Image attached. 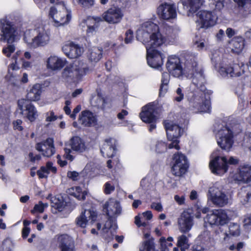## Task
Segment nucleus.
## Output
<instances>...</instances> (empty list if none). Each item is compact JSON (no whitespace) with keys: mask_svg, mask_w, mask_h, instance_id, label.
Returning <instances> with one entry per match:
<instances>
[{"mask_svg":"<svg viewBox=\"0 0 251 251\" xmlns=\"http://www.w3.org/2000/svg\"><path fill=\"white\" fill-rule=\"evenodd\" d=\"M157 111H141L140 113V117L142 121L145 123H151L149 129L151 132L156 127L154 122L157 119Z\"/></svg>","mask_w":251,"mask_h":251,"instance_id":"27","label":"nucleus"},{"mask_svg":"<svg viewBox=\"0 0 251 251\" xmlns=\"http://www.w3.org/2000/svg\"><path fill=\"white\" fill-rule=\"evenodd\" d=\"M239 7L240 14L245 17L251 14V0H234Z\"/></svg>","mask_w":251,"mask_h":251,"instance_id":"30","label":"nucleus"},{"mask_svg":"<svg viewBox=\"0 0 251 251\" xmlns=\"http://www.w3.org/2000/svg\"><path fill=\"white\" fill-rule=\"evenodd\" d=\"M245 66L242 63L233 64L230 66L220 67L219 72L224 77H238L244 73Z\"/></svg>","mask_w":251,"mask_h":251,"instance_id":"18","label":"nucleus"},{"mask_svg":"<svg viewBox=\"0 0 251 251\" xmlns=\"http://www.w3.org/2000/svg\"><path fill=\"white\" fill-rule=\"evenodd\" d=\"M244 227L247 231L251 229V215L245 219Z\"/></svg>","mask_w":251,"mask_h":251,"instance_id":"55","label":"nucleus"},{"mask_svg":"<svg viewBox=\"0 0 251 251\" xmlns=\"http://www.w3.org/2000/svg\"><path fill=\"white\" fill-rule=\"evenodd\" d=\"M171 141L172 142L168 145V148L170 149L175 148L176 150H178L180 148L178 145L179 141L178 140V139L176 138Z\"/></svg>","mask_w":251,"mask_h":251,"instance_id":"57","label":"nucleus"},{"mask_svg":"<svg viewBox=\"0 0 251 251\" xmlns=\"http://www.w3.org/2000/svg\"><path fill=\"white\" fill-rule=\"evenodd\" d=\"M249 189H250L249 187H244L241 189L238 193V197L243 204L246 203L251 197V194L249 191Z\"/></svg>","mask_w":251,"mask_h":251,"instance_id":"41","label":"nucleus"},{"mask_svg":"<svg viewBox=\"0 0 251 251\" xmlns=\"http://www.w3.org/2000/svg\"><path fill=\"white\" fill-rule=\"evenodd\" d=\"M21 113L26 115L28 120L31 122L33 121L37 116L36 111H23Z\"/></svg>","mask_w":251,"mask_h":251,"instance_id":"49","label":"nucleus"},{"mask_svg":"<svg viewBox=\"0 0 251 251\" xmlns=\"http://www.w3.org/2000/svg\"><path fill=\"white\" fill-rule=\"evenodd\" d=\"M65 64V61L56 56H50L48 60V67L52 70H60Z\"/></svg>","mask_w":251,"mask_h":251,"instance_id":"33","label":"nucleus"},{"mask_svg":"<svg viewBox=\"0 0 251 251\" xmlns=\"http://www.w3.org/2000/svg\"><path fill=\"white\" fill-rule=\"evenodd\" d=\"M28 157L30 161L32 162H37L41 160V156L39 154L34 155L32 152H30L28 154Z\"/></svg>","mask_w":251,"mask_h":251,"instance_id":"59","label":"nucleus"},{"mask_svg":"<svg viewBox=\"0 0 251 251\" xmlns=\"http://www.w3.org/2000/svg\"><path fill=\"white\" fill-rule=\"evenodd\" d=\"M36 149L41 152L45 157H50L53 155L55 152L52 138H48L46 140L36 145Z\"/></svg>","mask_w":251,"mask_h":251,"instance_id":"22","label":"nucleus"},{"mask_svg":"<svg viewBox=\"0 0 251 251\" xmlns=\"http://www.w3.org/2000/svg\"><path fill=\"white\" fill-rule=\"evenodd\" d=\"M151 207L156 210L158 212H161L163 210V207L160 202H152L151 205Z\"/></svg>","mask_w":251,"mask_h":251,"instance_id":"60","label":"nucleus"},{"mask_svg":"<svg viewBox=\"0 0 251 251\" xmlns=\"http://www.w3.org/2000/svg\"><path fill=\"white\" fill-rule=\"evenodd\" d=\"M42 92L41 85L38 83L34 84L27 93V99H21L18 100V105L19 109L20 110H34V107L31 101L39 100Z\"/></svg>","mask_w":251,"mask_h":251,"instance_id":"8","label":"nucleus"},{"mask_svg":"<svg viewBox=\"0 0 251 251\" xmlns=\"http://www.w3.org/2000/svg\"><path fill=\"white\" fill-rule=\"evenodd\" d=\"M78 2L84 7L89 8L94 5V0H78Z\"/></svg>","mask_w":251,"mask_h":251,"instance_id":"52","label":"nucleus"},{"mask_svg":"<svg viewBox=\"0 0 251 251\" xmlns=\"http://www.w3.org/2000/svg\"><path fill=\"white\" fill-rule=\"evenodd\" d=\"M70 145L73 151L78 152H82L86 149L83 140L77 136L74 137L70 140Z\"/></svg>","mask_w":251,"mask_h":251,"instance_id":"31","label":"nucleus"},{"mask_svg":"<svg viewBox=\"0 0 251 251\" xmlns=\"http://www.w3.org/2000/svg\"><path fill=\"white\" fill-rule=\"evenodd\" d=\"M235 180L248 183L251 181V166L246 165L242 166L233 176Z\"/></svg>","mask_w":251,"mask_h":251,"instance_id":"26","label":"nucleus"},{"mask_svg":"<svg viewBox=\"0 0 251 251\" xmlns=\"http://www.w3.org/2000/svg\"><path fill=\"white\" fill-rule=\"evenodd\" d=\"M238 124L233 117H229L225 121L220 120L213 126V132L216 135L218 145L223 150L229 151L233 143L232 131L231 128Z\"/></svg>","mask_w":251,"mask_h":251,"instance_id":"2","label":"nucleus"},{"mask_svg":"<svg viewBox=\"0 0 251 251\" xmlns=\"http://www.w3.org/2000/svg\"><path fill=\"white\" fill-rule=\"evenodd\" d=\"M180 4L183 6L184 10L181 11L183 14L190 16L196 12L202 4V0H182Z\"/></svg>","mask_w":251,"mask_h":251,"instance_id":"24","label":"nucleus"},{"mask_svg":"<svg viewBox=\"0 0 251 251\" xmlns=\"http://www.w3.org/2000/svg\"><path fill=\"white\" fill-rule=\"evenodd\" d=\"M136 38L146 46L148 65L156 69L161 67L163 64V55L156 49L164 44L165 38L158 32L157 26L152 23H144L137 31Z\"/></svg>","mask_w":251,"mask_h":251,"instance_id":"1","label":"nucleus"},{"mask_svg":"<svg viewBox=\"0 0 251 251\" xmlns=\"http://www.w3.org/2000/svg\"><path fill=\"white\" fill-rule=\"evenodd\" d=\"M62 76L68 79L73 80L75 78L77 79V76L74 68L73 65H71L70 66L66 67L63 70L62 73Z\"/></svg>","mask_w":251,"mask_h":251,"instance_id":"40","label":"nucleus"},{"mask_svg":"<svg viewBox=\"0 0 251 251\" xmlns=\"http://www.w3.org/2000/svg\"><path fill=\"white\" fill-rule=\"evenodd\" d=\"M116 140L112 138L105 139L100 145V152L104 157H112L115 153Z\"/></svg>","mask_w":251,"mask_h":251,"instance_id":"23","label":"nucleus"},{"mask_svg":"<svg viewBox=\"0 0 251 251\" xmlns=\"http://www.w3.org/2000/svg\"><path fill=\"white\" fill-rule=\"evenodd\" d=\"M236 163H237L236 159L230 157L227 160L226 157L221 156L220 151L217 150L211 155L209 166L212 173L221 176L226 172L228 169V164H235Z\"/></svg>","mask_w":251,"mask_h":251,"instance_id":"6","label":"nucleus"},{"mask_svg":"<svg viewBox=\"0 0 251 251\" xmlns=\"http://www.w3.org/2000/svg\"><path fill=\"white\" fill-rule=\"evenodd\" d=\"M68 194L74 196L78 200H84L85 199V196L87 194L86 191H82L79 186L71 187L67 190Z\"/></svg>","mask_w":251,"mask_h":251,"instance_id":"37","label":"nucleus"},{"mask_svg":"<svg viewBox=\"0 0 251 251\" xmlns=\"http://www.w3.org/2000/svg\"><path fill=\"white\" fill-rule=\"evenodd\" d=\"M48 206V204L47 203H43L42 201H39L38 204L35 205L34 208L31 210V212L32 214L36 212L43 213L45 208Z\"/></svg>","mask_w":251,"mask_h":251,"instance_id":"45","label":"nucleus"},{"mask_svg":"<svg viewBox=\"0 0 251 251\" xmlns=\"http://www.w3.org/2000/svg\"><path fill=\"white\" fill-rule=\"evenodd\" d=\"M193 251H207L206 249L201 245L195 244L192 247Z\"/></svg>","mask_w":251,"mask_h":251,"instance_id":"64","label":"nucleus"},{"mask_svg":"<svg viewBox=\"0 0 251 251\" xmlns=\"http://www.w3.org/2000/svg\"><path fill=\"white\" fill-rule=\"evenodd\" d=\"M24 39L28 47L36 48L47 45L50 39V31L45 26H39L25 33Z\"/></svg>","mask_w":251,"mask_h":251,"instance_id":"4","label":"nucleus"},{"mask_svg":"<svg viewBox=\"0 0 251 251\" xmlns=\"http://www.w3.org/2000/svg\"><path fill=\"white\" fill-rule=\"evenodd\" d=\"M67 176L73 181L78 180L79 176L78 173L75 171H69L67 173Z\"/></svg>","mask_w":251,"mask_h":251,"instance_id":"54","label":"nucleus"},{"mask_svg":"<svg viewBox=\"0 0 251 251\" xmlns=\"http://www.w3.org/2000/svg\"><path fill=\"white\" fill-rule=\"evenodd\" d=\"M197 16L198 22H200L201 27L207 28L214 25L218 19V16L214 12L206 10L199 11Z\"/></svg>","mask_w":251,"mask_h":251,"instance_id":"16","label":"nucleus"},{"mask_svg":"<svg viewBox=\"0 0 251 251\" xmlns=\"http://www.w3.org/2000/svg\"><path fill=\"white\" fill-rule=\"evenodd\" d=\"M0 24L2 32L0 40L6 42L8 44L7 47L3 48L2 53L7 57H10L16 49L13 43L15 41L18 34L17 28L6 18L1 19Z\"/></svg>","mask_w":251,"mask_h":251,"instance_id":"3","label":"nucleus"},{"mask_svg":"<svg viewBox=\"0 0 251 251\" xmlns=\"http://www.w3.org/2000/svg\"><path fill=\"white\" fill-rule=\"evenodd\" d=\"M91 21L92 22L93 25H87V34L88 36H90L93 35L96 33L97 29L98 27V24L97 22L93 19H89L87 21V22Z\"/></svg>","mask_w":251,"mask_h":251,"instance_id":"44","label":"nucleus"},{"mask_svg":"<svg viewBox=\"0 0 251 251\" xmlns=\"http://www.w3.org/2000/svg\"><path fill=\"white\" fill-rule=\"evenodd\" d=\"M73 65L77 76V79H79L82 76L86 75L89 70L87 64L82 61H76Z\"/></svg>","mask_w":251,"mask_h":251,"instance_id":"34","label":"nucleus"},{"mask_svg":"<svg viewBox=\"0 0 251 251\" xmlns=\"http://www.w3.org/2000/svg\"><path fill=\"white\" fill-rule=\"evenodd\" d=\"M243 146L251 151V132L246 135L243 142Z\"/></svg>","mask_w":251,"mask_h":251,"instance_id":"53","label":"nucleus"},{"mask_svg":"<svg viewBox=\"0 0 251 251\" xmlns=\"http://www.w3.org/2000/svg\"><path fill=\"white\" fill-rule=\"evenodd\" d=\"M133 39V32L131 30H127L126 33L125 41L126 44L131 43Z\"/></svg>","mask_w":251,"mask_h":251,"instance_id":"56","label":"nucleus"},{"mask_svg":"<svg viewBox=\"0 0 251 251\" xmlns=\"http://www.w3.org/2000/svg\"><path fill=\"white\" fill-rule=\"evenodd\" d=\"M62 50L68 57L76 58L81 54L83 49L78 45L70 43L62 47Z\"/></svg>","mask_w":251,"mask_h":251,"instance_id":"25","label":"nucleus"},{"mask_svg":"<svg viewBox=\"0 0 251 251\" xmlns=\"http://www.w3.org/2000/svg\"><path fill=\"white\" fill-rule=\"evenodd\" d=\"M91 104L94 108L101 109L108 108L110 106V103L106 100L99 95L92 99Z\"/></svg>","mask_w":251,"mask_h":251,"instance_id":"35","label":"nucleus"},{"mask_svg":"<svg viewBox=\"0 0 251 251\" xmlns=\"http://www.w3.org/2000/svg\"><path fill=\"white\" fill-rule=\"evenodd\" d=\"M180 122V121L178 122L176 119H172L171 118L164 121V126L168 140L178 139L183 134L184 129Z\"/></svg>","mask_w":251,"mask_h":251,"instance_id":"10","label":"nucleus"},{"mask_svg":"<svg viewBox=\"0 0 251 251\" xmlns=\"http://www.w3.org/2000/svg\"><path fill=\"white\" fill-rule=\"evenodd\" d=\"M207 196L208 201L218 207H223L229 201L227 194L219 182H216L209 187Z\"/></svg>","mask_w":251,"mask_h":251,"instance_id":"7","label":"nucleus"},{"mask_svg":"<svg viewBox=\"0 0 251 251\" xmlns=\"http://www.w3.org/2000/svg\"><path fill=\"white\" fill-rule=\"evenodd\" d=\"M98 230L100 233L107 239L113 238L117 228L116 219L110 218L108 217L99 222L97 225Z\"/></svg>","mask_w":251,"mask_h":251,"instance_id":"11","label":"nucleus"},{"mask_svg":"<svg viewBox=\"0 0 251 251\" xmlns=\"http://www.w3.org/2000/svg\"><path fill=\"white\" fill-rule=\"evenodd\" d=\"M172 164V172L173 175L178 176L184 175L188 168L186 156L179 152L174 155Z\"/></svg>","mask_w":251,"mask_h":251,"instance_id":"12","label":"nucleus"},{"mask_svg":"<svg viewBox=\"0 0 251 251\" xmlns=\"http://www.w3.org/2000/svg\"><path fill=\"white\" fill-rule=\"evenodd\" d=\"M233 52L239 54L242 52L245 46V40L241 36L234 37L229 43Z\"/></svg>","mask_w":251,"mask_h":251,"instance_id":"29","label":"nucleus"},{"mask_svg":"<svg viewBox=\"0 0 251 251\" xmlns=\"http://www.w3.org/2000/svg\"><path fill=\"white\" fill-rule=\"evenodd\" d=\"M22 123V121L21 120H17L13 122V124L14 129L19 131H22L23 129V127L21 126Z\"/></svg>","mask_w":251,"mask_h":251,"instance_id":"62","label":"nucleus"},{"mask_svg":"<svg viewBox=\"0 0 251 251\" xmlns=\"http://www.w3.org/2000/svg\"><path fill=\"white\" fill-rule=\"evenodd\" d=\"M166 67L169 73L174 77H179L183 73L180 60L176 56H171L168 58Z\"/></svg>","mask_w":251,"mask_h":251,"instance_id":"19","label":"nucleus"},{"mask_svg":"<svg viewBox=\"0 0 251 251\" xmlns=\"http://www.w3.org/2000/svg\"><path fill=\"white\" fill-rule=\"evenodd\" d=\"M146 220H146L141 214H139L135 217V223L139 227L146 226L148 224V223Z\"/></svg>","mask_w":251,"mask_h":251,"instance_id":"48","label":"nucleus"},{"mask_svg":"<svg viewBox=\"0 0 251 251\" xmlns=\"http://www.w3.org/2000/svg\"><path fill=\"white\" fill-rule=\"evenodd\" d=\"M170 74L167 72L162 74L161 83L168 84L170 81Z\"/></svg>","mask_w":251,"mask_h":251,"instance_id":"63","label":"nucleus"},{"mask_svg":"<svg viewBox=\"0 0 251 251\" xmlns=\"http://www.w3.org/2000/svg\"><path fill=\"white\" fill-rule=\"evenodd\" d=\"M102 56V50L94 47L89 50V58L91 62H97L99 61Z\"/></svg>","mask_w":251,"mask_h":251,"instance_id":"39","label":"nucleus"},{"mask_svg":"<svg viewBox=\"0 0 251 251\" xmlns=\"http://www.w3.org/2000/svg\"><path fill=\"white\" fill-rule=\"evenodd\" d=\"M50 173L46 166H43L37 171V174L39 177L41 178L47 177Z\"/></svg>","mask_w":251,"mask_h":251,"instance_id":"51","label":"nucleus"},{"mask_svg":"<svg viewBox=\"0 0 251 251\" xmlns=\"http://www.w3.org/2000/svg\"><path fill=\"white\" fill-rule=\"evenodd\" d=\"M168 86L167 84L162 83L159 89V96H164L167 92Z\"/></svg>","mask_w":251,"mask_h":251,"instance_id":"61","label":"nucleus"},{"mask_svg":"<svg viewBox=\"0 0 251 251\" xmlns=\"http://www.w3.org/2000/svg\"><path fill=\"white\" fill-rule=\"evenodd\" d=\"M104 192L106 195H109L113 192L115 190L114 186L110 182H106L104 186Z\"/></svg>","mask_w":251,"mask_h":251,"instance_id":"50","label":"nucleus"},{"mask_svg":"<svg viewBox=\"0 0 251 251\" xmlns=\"http://www.w3.org/2000/svg\"><path fill=\"white\" fill-rule=\"evenodd\" d=\"M173 241V238L172 237H169L167 239H165V237H161L160 239V245L162 248L166 249V251H167V248L172 246V242Z\"/></svg>","mask_w":251,"mask_h":251,"instance_id":"46","label":"nucleus"},{"mask_svg":"<svg viewBox=\"0 0 251 251\" xmlns=\"http://www.w3.org/2000/svg\"><path fill=\"white\" fill-rule=\"evenodd\" d=\"M230 219L226 211L223 209L214 210L212 213L207 214L204 218V224L210 226H224L226 224Z\"/></svg>","mask_w":251,"mask_h":251,"instance_id":"13","label":"nucleus"},{"mask_svg":"<svg viewBox=\"0 0 251 251\" xmlns=\"http://www.w3.org/2000/svg\"><path fill=\"white\" fill-rule=\"evenodd\" d=\"M176 94L177 96L175 97V100L178 102L181 101L184 98L182 89L180 88H178L176 90Z\"/></svg>","mask_w":251,"mask_h":251,"instance_id":"58","label":"nucleus"},{"mask_svg":"<svg viewBox=\"0 0 251 251\" xmlns=\"http://www.w3.org/2000/svg\"><path fill=\"white\" fill-rule=\"evenodd\" d=\"M49 15L53 20L56 26L67 24L71 19L70 11L67 9L65 5L63 4L62 6L59 7H51Z\"/></svg>","mask_w":251,"mask_h":251,"instance_id":"9","label":"nucleus"},{"mask_svg":"<svg viewBox=\"0 0 251 251\" xmlns=\"http://www.w3.org/2000/svg\"><path fill=\"white\" fill-rule=\"evenodd\" d=\"M167 150V145L164 142L158 141L155 147V151L158 153L164 152Z\"/></svg>","mask_w":251,"mask_h":251,"instance_id":"47","label":"nucleus"},{"mask_svg":"<svg viewBox=\"0 0 251 251\" xmlns=\"http://www.w3.org/2000/svg\"><path fill=\"white\" fill-rule=\"evenodd\" d=\"M123 16V12L120 8L118 7H111L102 14L104 20L112 24L120 23Z\"/></svg>","mask_w":251,"mask_h":251,"instance_id":"20","label":"nucleus"},{"mask_svg":"<svg viewBox=\"0 0 251 251\" xmlns=\"http://www.w3.org/2000/svg\"><path fill=\"white\" fill-rule=\"evenodd\" d=\"M57 242L61 251H75L73 240L68 235L58 236Z\"/></svg>","mask_w":251,"mask_h":251,"instance_id":"28","label":"nucleus"},{"mask_svg":"<svg viewBox=\"0 0 251 251\" xmlns=\"http://www.w3.org/2000/svg\"><path fill=\"white\" fill-rule=\"evenodd\" d=\"M78 120L82 125L85 126H91L96 122V118L90 111H83Z\"/></svg>","mask_w":251,"mask_h":251,"instance_id":"32","label":"nucleus"},{"mask_svg":"<svg viewBox=\"0 0 251 251\" xmlns=\"http://www.w3.org/2000/svg\"><path fill=\"white\" fill-rule=\"evenodd\" d=\"M177 223L181 232H188L193 226V217L188 212L184 211L178 219Z\"/></svg>","mask_w":251,"mask_h":251,"instance_id":"21","label":"nucleus"},{"mask_svg":"<svg viewBox=\"0 0 251 251\" xmlns=\"http://www.w3.org/2000/svg\"><path fill=\"white\" fill-rule=\"evenodd\" d=\"M50 200L52 206L55 207L59 211H62L66 205V202L63 201L61 197L51 198Z\"/></svg>","mask_w":251,"mask_h":251,"instance_id":"42","label":"nucleus"},{"mask_svg":"<svg viewBox=\"0 0 251 251\" xmlns=\"http://www.w3.org/2000/svg\"><path fill=\"white\" fill-rule=\"evenodd\" d=\"M159 16L165 20H170L176 18L177 13L176 6L171 2H164L161 4L157 9Z\"/></svg>","mask_w":251,"mask_h":251,"instance_id":"15","label":"nucleus"},{"mask_svg":"<svg viewBox=\"0 0 251 251\" xmlns=\"http://www.w3.org/2000/svg\"><path fill=\"white\" fill-rule=\"evenodd\" d=\"M97 214L92 209H84L76 218V225L82 228H85L89 224H92L97 219Z\"/></svg>","mask_w":251,"mask_h":251,"instance_id":"17","label":"nucleus"},{"mask_svg":"<svg viewBox=\"0 0 251 251\" xmlns=\"http://www.w3.org/2000/svg\"><path fill=\"white\" fill-rule=\"evenodd\" d=\"M152 23V24L156 25L157 26L158 32L164 38H165L164 44L167 42H171L173 40H174L175 39V38L176 37V35H175V33H174V29L171 27H170V26L166 27V32H165V35H163L160 32L159 28L157 25H156L152 22H146L145 23Z\"/></svg>","mask_w":251,"mask_h":251,"instance_id":"38","label":"nucleus"},{"mask_svg":"<svg viewBox=\"0 0 251 251\" xmlns=\"http://www.w3.org/2000/svg\"><path fill=\"white\" fill-rule=\"evenodd\" d=\"M177 245L180 248L181 251H185L189 246L188 238L185 235H181L178 237Z\"/></svg>","mask_w":251,"mask_h":251,"instance_id":"43","label":"nucleus"},{"mask_svg":"<svg viewBox=\"0 0 251 251\" xmlns=\"http://www.w3.org/2000/svg\"><path fill=\"white\" fill-rule=\"evenodd\" d=\"M103 211L110 218L116 219L122 211L120 202L114 199H109L103 205Z\"/></svg>","mask_w":251,"mask_h":251,"instance_id":"14","label":"nucleus"},{"mask_svg":"<svg viewBox=\"0 0 251 251\" xmlns=\"http://www.w3.org/2000/svg\"><path fill=\"white\" fill-rule=\"evenodd\" d=\"M186 67L184 69L188 71L192 75V82L201 91L210 95L212 93L210 90L206 89L204 84L205 83V77L203 71L201 68L198 67L196 59L192 57L190 60H187Z\"/></svg>","mask_w":251,"mask_h":251,"instance_id":"5","label":"nucleus"},{"mask_svg":"<svg viewBox=\"0 0 251 251\" xmlns=\"http://www.w3.org/2000/svg\"><path fill=\"white\" fill-rule=\"evenodd\" d=\"M240 233L241 229L240 225L237 223H231L228 226V230L225 233V236L224 239L226 240L227 237L238 236L240 235Z\"/></svg>","mask_w":251,"mask_h":251,"instance_id":"36","label":"nucleus"}]
</instances>
